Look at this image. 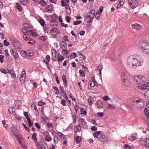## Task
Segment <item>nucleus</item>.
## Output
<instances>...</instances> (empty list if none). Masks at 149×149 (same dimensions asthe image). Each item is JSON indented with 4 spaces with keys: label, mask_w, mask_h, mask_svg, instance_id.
<instances>
[{
    "label": "nucleus",
    "mask_w": 149,
    "mask_h": 149,
    "mask_svg": "<svg viewBox=\"0 0 149 149\" xmlns=\"http://www.w3.org/2000/svg\"><path fill=\"white\" fill-rule=\"evenodd\" d=\"M107 108L108 109H112L115 108V106L113 104H108L107 106Z\"/></svg>",
    "instance_id": "nucleus-26"
},
{
    "label": "nucleus",
    "mask_w": 149,
    "mask_h": 149,
    "mask_svg": "<svg viewBox=\"0 0 149 149\" xmlns=\"http://www.w3.org/2000/svg\"><path fill=\"white\" fill-rule=\"evenodd\" d=\"M16 6L19 11H21L22 10V8L21 7L20 4L18 3H16Z\"/></svg>",
    "instance_id": "nucleus-34"
},
{
    "label": "nucleus",
    "mask_w": 149,
    "mask_h": 149,
    "mask_svg": "<svg viewBox=\"0 0 149 149\" xmlns=\"http://www.w3.org/2000/svg\"><path fill=\"white\" fill-rule=\"evenodd\" d=\"M79 73L82 77H84L85 76V73L83 70H79Z\"/></svg>",
    "instance_id": "nucleus-42"
},
{
    "label": "nucleus",
    "mask_w": 149,
    "mask_h": 149,
    "mask_svg": "<svg viewBox=\"0 0 149 149\" xmlns=\"http://www.w3.org/2000/svg\"><path fill=\"white\" fill-rule=\"evenodd\" d=\"M60 32V30L56 28H54L50 30V34L54 37L57 36Z\"/></svg>",
    "instance_id": "nucleus-6"
},
{
    "label": "nucleus",
    "mask_w": 149,
    "mask_h": 149,
    "mask_svg": "<svg viewBox=\"0 0 149 149\" xmlns=\"http://www.w3.org/2000/svg\"><path fill=\"white\" fill-rule=\"evenodd\" d=\"M35 42L33 40L31 39L29 40V42H28L29 44H30L32 45H33L35 43Z\"/></svg>",
    "instance_id": "nucleus-53"
},
{
    "label": "nucleus",
    "mask_w": 149,
    "mask_h": 149,
    "mask_svg": "<svg viewBox=\"0 0 149 149\" xmlns=\"http://www.w3.org/2000/svg\"><path fill=\"white\" fill-rule=\"evenodd\" d=\"M56 140H57V143L58 142V137L57 136L55 135L54 136V142L55 144L57 143L56 141Z\"/></svg>",
    "instance_id": "nucleus-44"
},
{
    "label": "nucleus",
    "mask_w": 149,
    "mask_h": 149,
    "mask_svg": "<svg viewBox=\"0 0 149 149\" xmlns=\"http://www.w3.org/2000/svg\"><path fill=\"white\" fill-rule=\"evenodd\" d=\"M139 46L140 49L146 52H149V44L146 41H141L139 43Z\"/></svg>",
    "instance_id": "nucleus-5"
},
{
    "label": "nucleus",
    "mask_w": 149,
    "mask_h": 149,
    "mask_svg": "<svg viewBox=\"0 0 149 149\" xmlns=\"http://www.w3.org/2000/svg\"><path fill=\"white\" fill-rule=\"evenodd\" d=\"M4 57V56L3 55H0V61L1 63H2L3 62V59Z\"/></svg>",
    "instance_id": "nucleus-56"
},
{
    "label": "nucleus",
    "mask_w": 149,
    "mask_h": 149,
    "mask_svg": "<svg viewBox=\"0 0 149 149\" xmlns=\"http://www.w3.org/2000/svg\"><path fill=\"white\" fill-rule=\"evenodd\" d=\"M66 21L68 23H69L70 21V18L68 16H66L65 17Z\"/></svg>",
    "instance_id": "nucleus-60"
},
{
    "label": "nucleus",
    "mask_w": 149,
    "mask_h": 149,
    "mask_svg": "<svg viewBox=\"0 0 149 149\" xmlns=\"http://www.w3.org/2000/svg\"><path fill=\"white\" fill-rule=\"evenodd\" d=\"M23 39L25 40H28L29 39V36L28 35L24 34L23 36Z\"/></svg>",
    "instance_id": "nucleus-30"
},
{
    "label": "nucleus",
    "mask_w": 149,
    "mask_h": 149,
    "mask_svg": "<svg viewBox=\"0 0 149 149\" xmlns=\"http://www.w3.org/2000/svg\"><path fill=\"white\" fill-rule=\"evenodd\" d=\"M95 13V10L93 9H91L86 14L85 20L87 23L86 24L87 26H89L91 25V20L94 17Z\"/></svg>",
    "instance_id": "nucleus-3"
},
{
    "label": "nucleus",
    "mask_w": 149,
    "mask_h": 149,
    "mask_svg": "<svg viewBox=\"0 0 149 149\" xmlns=\"http://www.w3.org/2000/svg\"><path fill=\"white\" fill-rule=\"evenodd\" d=\"M80 114L82 116H84L87 114V112L83 109H81L80 111Z\"/></svg>",
    "instance_id": "nucleus-17"
},
{
    "label": "nucleus",
    "mask_w": 149,
    "mask_h": 149,
    "mask_svg": "<svg viewBox=\"0 0 149 149\" xmlns=\"http://www.w3.org/2000/svg\"><path fill=\"white\" fill-rule=\"evenodd\" d=\"M129 5L132 8H134L138 6V3L136 0H129Z\"/></svg>",
    "instance_id": "nucleus-7"
},
{
    "label": "nucleus",
    "mask_w": 149,
    "mask_h": 149,
    "mask_svg": "<svg viewBox=\"0 0 149 149\" xmlns=\"http://www.w3.org/2000/svg\"><path fill=\"white\" fill-rule=\"evenodd\" d=\"M130 138L129 139L131 141H134L136 139V137L135 136H130Z\"/></svg>",
    "instance_id": "nucleus-62"
},
{
    "label": "nucleus",
    "mask_w": 149,
    "mask_h": 149,
    "mask_svg": "<svg viewBox=\"0 0 149 149\" xmlns=\"http://www.w3.org/2000/svg\"><path fill=\"white\" fill-rule=\"evenodd\" d=\"M79 54H78V56H79V57L82 58H83L84 60H85L86 58L85 56L83 55L81 53H79Z\"/></svg>",
    "instance_id": "nucleus-52"
},
{
    "label": "nucleus",
    "mask_w": 149,
    "mask_h": 149,
    "mask_svg": "<svg viewBox=\"0 0 149 149\" xmlns=\"http://www.w3.org/2000/svg\"><path fill=\"white\" fill-rule=\"evenodd\" d=\"M20 77L26 78V72L25 70H23L22 72V74Z\"/></svg>",
    "instance_id": "nucleus-49"
},
{
    "label": "nucleus",
    "mask_w": 149,
    "mask_h": 149,
    "mask_svg": "<svg viewBox=\"0 0 149 149\" xmlns=\"http://www.w3.org/2000/svg\"><path fill=\"white\" fill-rule=\"evenodd\" d=\"M124 148L125 149L129 148V149H132V147L127 144H125L124 146Z\"/></svg>",
    "instance_id": "nucleus-40"
},
{
    "label": "nucleus",
    "mask_w": 149,
    "mask_h": 149,
    "mask_svg": "<svg viewBox=\"0 0 149 149\" xmlns=\"http://www.w3.org/2000/svg\"><path fill=\"white\" fill-rule=\"evenodd\" d=\"M57 53L52 52V60L55 61H56V57L57 56Z\"/></svg>",
    "instance_id": "nucleus-27"
},
{
    "label": "nucleus",
    "mask_w": 149,
    "mask_h": 149,
    "mask_svg": "<svg viewBox=\"0 0 149 149\" xmlns=\"http://www.w3.org/2000/svg\"><path fill=\"white\" fill-rule=\"evenodd\" d=\"M38 22L42 26H44L45 24V21H44V20L42 19H39L38 20Z\"/></svg>",
    "instance_id": "nucleus-29"
},
{
    "label": "nucleus",
    "mask_w": 149,
    "mask_h": 149,
    "mask_svg": "<svg viewBox=\"0 0 149 149\" xmlns=\"http://www.w3.org/2000/svg\"><path fill=\"white\" fill-rule=\"evenodd\" d=\"M91 130L93 131H95L97 130V128L95 126H93L91 127Z\"/></svg>",
    "instance_id": "nucleus-61"
},
{
    "label": "nucleus",
    "mask_w": 149,
    "mask_h": 149,
    "mask_svg": "<svg viewBox=\"0 0 149 149\" xmlns=\"http://www.w3.org/2000/svg\"><path fill=\"white\" fill-rule=\"evenodd\" d=\"M38 3L43 6H45L46 5L45 2L43 0L39 1L38 2Z\"/></svg>",
    "instance_id": "nucleus-38"
},
{
    "label": "nucleus",
    "mask_w": 149,
    "mask_h": 149,
    "mask_svg": "<svg viewBox=\"0 0 149 149\" xmlns=\"http://www.w3.org/2000/svg\"><path fill=\"white\" fill-rule=\"evenodd\" d=\"M56 20V18L54 17V19H52L50 22V25L52 28H55L58 26V22Z\"/></svg>",
    "instance_id": "nucleus-9"
},
{
    "label": "nucleus",
    "mask_w": 149,
    "mask_h": 149,
    "mask_svg": "<svg viewBox=\"0 0 149 149\" xmlns=\"http://www.w3.org/2000/svg\"><path fill=\"white\" fill-rule=\"evenodd\" d=\"M28 33L30 35H32L33 36H36L37 35L36 33L34 31H33L32 30L28 31Z\"/></svg>",
    "instance_id": "nucleus-33"
},
{
    "label": "nucleus",
    "mask_w": 149,
    "mask_h": 149,
    "mask_svg": "<svg viewBox=\"0 0 149 149\" xmlns=\"http://www.w3.org/2000/svg\"><path fill=\"white\" fill-rule=\"evenodd\" d=\"M15 108L13 107H10L8 109V111L10 113H12L14 112Z\"/></svg>",
    "instance_id": "nucleus-24"
},
{
    "label": "nucleus",
    "mask_w": 149,
    "mask_h": 149,
    "mask_svg": "<svg viewBox=\"0 0 149 149\" xmlns=\"http://www.w3.org/2000/svg\"><path fill=\"white\" fill-rule=\"evenodd\" d=\"M27 54L30 56H32L33 55V50L31 49H29L28 51Z\"/></svg>",
    "instance_id": "nucleus-28"
},
{
    "label": "nucleus",
    "mask_w": 149,
    "mask_h": 149,
    "mask_svg": "<svg viewBox=\"0 0 149 149\" xmlns=\"http://www.w3.org/2000/svg\"><path fill=\"white\" fill-rule=\"evenodd\" d=\"M39 39L42 41H45L47 38L46 36H41L39 37Z\"/></svg>",
    "instance_id": "nucleus-50"
},
{
    "label": "nucleus",
    "mask_w": 149,
    "mask_h": 149,
    "mask_svg": "<svg viewBox=\"0 0 149 149\" xmlns=\"http://www.w3.org/2000/svg\"><path fill=\"white\" fill-rule=\"evenodd\" d=\"M53 7L51 5H48L45 8V11L47 13H51L53 11Z\"/></svg>",
    "instance_id": "nucleus-10"
},
{
    "label": "nucleus",
    "mask_w": 149,
    "mask_h": 149,
    "mask_svg": "<svg viewBox=\"0 0 149 149\" xmlns=\"http://www.w3.org/2000/svg\"><path fill=\"white\" fill-rule=\"evenodd\" d=\"M102 66L100 65L97 68V70H98L99 71V73L100 74V75H101V70L102 68Z\"/></svg>",
    "instance_id": "nucleus-41"
},
{
    "label": "nucleus",
    "mask_w": 149,
    "mask_h": 149,
    "mask_svg": "<svg viewBox=\"0 0 149 149\" xmlns=\"http://www.w3.org/2000/svg\"><path fill=\"white\" fill-rule=\"evenodd\" d=\"M37 134L36 133L34 132L32 136V139L34 140L35 143H37V139L36 138Z\"/></svg>",
    "instance_id": "nucleus-22"
},
{
    "label": "nucleus",
    "mask_w": 149,
    "mask_h": 149,
    "mask_svg": "<svg viewBox=\"0 0 149 149\" xmlns=\"http://www.w3.org/2000/svg\"><path fill=\"white\" fill-rule=\"evenodd\" d=\"M95 105L97 107L98 109H101L103 107L102 102L100 100L97 101L96 102Z\"/></svg>",
    "instance_id": "nucleus-13"
},
{
    "label": "nucleus",
    "mask_w": 149,
    "mask_h": 149,
    "mask_svg": "<svg viewBox=\"0 0 149 149\" xmlns=\"http://www.w3.org/2000/svg\"><path fill=\"white\" fill-rule=\"evenodd\" d=\"M58 135L61 137V139H65V135L61 132H59V134H58Z\"/></svg>",
    "instance_id": "nucleus-39"
},
{
    "label": "nucleus",
    "mask_w": 149,
    "mask_h": 149,
    "mask_svg": "<svg viewBox=\"0 0 149 149\" xmlns=\"http://www.w3.org/2000/svg\"><path fill=\"white\" fill-rule=\"evenodd\" d=\"M14 45L15 47L19 48L20 47V44L18 42H15L14 43Z\"/></svg>",
    "instance_id": "nucleus-37"
},
{
    "label": "nucleus",
    "mask_w": 149,
    "mask_h": 149,
    "mask_svg": "<svg viewBox=\"0 0 149 149\" xmlns=\"http://www.w3.org/2000/svg\"><path fill=\"white\" fill-rule=\"evenodd\" d=\"M64 57L62 56H58V58L57 59L58 61H61L64 59Z\"/></svg>",
    "instance_id": "nucleus-47"
},
{
    "label": "nucleus",
    "mask_w": 149,
    "mask_h": 149,
    "mask_svg": "<svg viewBox=\"0 0 149 149\" xmlns=\"http://www.w3.org/2000/svg\"><path fill=\"white\" fill-rule=\"evenodd\" d=\"M44 30L45 32H46L47 33H50V27L49 26L45 25L44 28Z\"/></svg>",
    "instance_id": "nucleus-19"
},
{
    "label": "nucleus",
    "mask_w": 149,
    "mask_h": 149,
    "mask_svg": "<svg viewBox=\"0 0 149 149\" xmlns=\"http://www.w3.org/2000/svg\"><path fill=\"white\" fill-rule=\"evenodd\" d=\"M143 102L140 100L134 101L133 102V105L135 107L140 108L143 106Z\"/></svg>",
    "instance_id": "nucleus-8"
},
{
    "label": "nucleus",
    "mask_w": 149,
    "mask_h": 149,
    "mask_svg": "<svg viewBox=\"0 0 149 149\" xmlns=\"http://www.w3.org/2000/svg\"><path fill=\"white\" fill-rule=\"evenodd\" d=\"M10 131L13 134H15V133L17 131V127L13 125H12V127L10 128Z\"/></svg>",
    "instance_id": "nucleus-15"
},
{
    "label": "nucleus",
    "mask_w": 149,
    "mask_h": 149,
    "mask_svg": "<svg viewBox=\"0 0 149 149\" xmlns=\"http://www.w3.org/2000/svg\"><path fill=\"white\" fill-rule=\"evenodd\" d=\"M125 75L124 74V73L123 72H122L121 73V79L123 80L125 79Z\"/></svg>",
    "instance_id": "nucleus-48"
},
{
    "label": "nucleus",
    "mask_w": 149,
    "mask_h": 149,
    "mask_svg": "<svg viewBox=\"0 0 149 149\" xmlns=\"http://www.w3.org/2000/svg\"><path fill=\"white\" fill-rule=\"evenodd\" d=\"M75 135H74V141L77 144L79 143L82 141V138L81 136H75Z\"/></svg>",
    "instance_id": "nucleus-11"
},
{
    "label": "nucleus",
    "mask_w": 149,
    "mask_h": 149,
    "mask_svg": "<svg viewBox=\"0 0 149 149\" xmlns=\"http://www.w3.org/2000/svg\"><path fill=\"white\" fill-rule=\"evenodd\" d=\"M134 80L137 83L136 87L139 89L148 90L149 89V82L145 77L141 75L135 76Z\"/></svg>",
    "instance_id": "nucleus-2"
},
{
    "label": "nucleus",
    "mask_w": 149,
    "mask_h": 149,
    "mask_svg": "<svg viewBox=\"0 0 149 149\" xmlns=\"http://www.w3.org/2000/svg\"><path fill=\"white\" fill-rule=\"evenodd\" d=\"M103 99L105 101L109 100H110V98L107 96H105L103 97Z\"/></svg>",
    "instance_id": "nucleus-54"
},
{
    "label": "nucleus",
    "mask_w": 149,
    "mask_h": 149,
    "mask_svg": "<svg viewBox=\"0 0 149 149\" xmlns=\"http://www.w3.org/2000/svg\"><path fill=\"white\" fill-rule=\"evenodd\" d=\"M35 126L37 127L38 129H40L41 128L40 126L38 123H35Z\"/></svg>",
    "instance_id": "nucleus-55"
},
{
    "label": "nucleus",
    "mask_w": 149,
    "mask_h": 149,
    "mask_svg": "<svg viewBox=\"0 0 149 149\" xmlns=\"http://www.w3.org/2000/svg\"><path fill=\"white\" fill-rule=\"evenodd\" d=\"M123 83L125 85L128 86L129 85V82L128 80L125 79L123 80Z\"/></svg>",
    "instance_id": "nucleus-36"
},
{
    "label": "nucleus",
    "mask_w": 149,
    "mask_h": 149,
    "mask_svg": "<svg viewBox=\"0 0 149 149\" xmlns=\"http://www.w3.org/2000/svg\"><path fill=\"white\" fill-rule=\"evenodd\" d=\"M24 116L27 119V121H31V120L28 115V112H25L24 113Z\"/></svg>",
    "instance_id": "nucleus-31"
},
{
    "label": "nucleus",
    "mask_w": 149,
    "mask_h": 149,
    "mask_svg": "<svg viewBox=\"0 0 149 149\" xmlns=\"http://www.w3.org/2000/svg\"><path fill=\"white\" fill-rule=\"evenodd\" d=\"M25 79V78L20 77V80L21 82L22 83H24V82Z\"/></svg>",
    "instance_id": "nucleus-58"
},
{
    "label": "nucleus",
    "mask_w": 149,
    "mask_h": 149,
    "mask_svg": "<svg viewBox=\"0 0 149 149\" xmlns=\"http://www.w3.org/2000/svg\"><path fill=\"white\" fill-rule=\"evenodd\" d=\"M67 46V44L64 41H62L61 43L60 47L61 49H65Z\"/></svg>",
    "instance_id": "nucleus-21"
},
{
    "label": "nucleus",
    "mask_w": 149,
    "mask_h": 149,
    "mask_svg": "<svg viewBox=\"0 0 149 149\" xmlns=\"http://www.w3.org/2000/svg\"><path fill=\"white\" fill-rule=\"evenodd\" d=\"M65 102H66L65 100L64 99H63L61 100V103L62 104V105L63 106H65L66 105Z\"/></svg>",
    "instance_id": "nucleus-59"
},
{
    "label": "nucleus",
    "mask_w": 149,
    "mask_h": 149,
    "mask_svg": "<svg viewBox=\"0 0 149 149\" xmlns=\"http://www.w3.org/2000/svg\"><path fill=\"white\" fill-rule=\"evenodd\" d=\"M42 120L43 121H45L47 120V117L45 115H43L41 117Z\"/></svg>",
    "instance_id": "nucleus-57"
},
{
    "label": "nucleus",
    "mask_w": 149,
    "mask_h": 149,
    "mask_svg": "<svg viewBox=\"0 0 149 149\" xmlns=\"http://www.w3.org/2000/svg\"><path fill=\"white\" fill-rule=\"evenodd\" d=\"M66 11L68 15H70L71 14V10L70 7L68 4H66Z\"/></svg>",
    "instance_id": "nucleus-18"
},
{
    "label": "nucleus",
    "mask_w": 149,
    "mask_h": 149,
    "mask_svg": "<svg viewBox=\"0 0 149 149\" xmlns=\"http://www.w3.org/2000/svg\"><path fill=\"white\" fill-rule=\"evenodd\" d=\"M31 109L32 110L35 111V113L36 114H38V111L37 109V107H36V106L34 104H33L31 106Z\"/></svg>",
    "instance_id": "nucleus-16"
},
{
    "label": "nucleus",
    "mask_w": 149,
    "mask_h": 149,
    "mask_svg": "<svg viewBox=\"0 0 149 149\" xmlns=\"http://www.w3.org/2000/svg\"><path fill=\"white\" fill-rule=\"evenodd\" d=\"M101 131H98L93 133V135L95 138H97L101 142L106 143L108 141L107 137L104 135L100 134Z\"/></svg>",
    "instance_id": "nucleus-4"
},
{
    "label": "nucleus",
    "mask_w": 149,
    "mask_h": 149,
    "mask_svg": "<svg viewBox=\"0 0 149 149\" xmlns=\"http://www.w3.org/2000/svg\"><path fill=\"white\" fill-rule=\"evenodd\" d=\"M42 133L43 135L45 136L46 137L48 136L49 135V132L47 131H45L42 132Z\"/></svg>",
    "instance_id": "nucleus-51"
},
{
    "label": "nucleus",
    "mask_w": 149,
    "mask_h": 149,
    "mask_svg": "<svg viewBox=\"0 0 149 149\" xmlns=\"http://www.w3.org/2000/svg\"><path fill=\"white\" fill-rule=\"evenodd\" d=\"M46 125L48 128H49L52 127L53 128V125L51 122H48L46 123Z\"/></svg>",
    "instance_id": "nucleus-32"
},
{
    "label": "nucleus",
    "mask_w": 149,
    "mask_h": 149,
    "mask_svg": "<svg viewBox=\"0 0 149 149\" xmlns=\"http://www.w3.org/2000/svg\"><path fill=\"white\" fill-rule=\"evenodd\" d=\"M143 63L142 57L139 55L130 56L127 60V65L130 68L134 69L141 66Z\"/></svg>",
    "instance_id": "nucleus-1"
},
{
    "label": "nucleus",
    "mask_w": 149,
    "mask_h": 149,
    "mask_svg": "<svg viewBox=\"0 0 149 149\" xmlns=\"http://www.w3.org/2000/svg\"><path fill=\"white\" fill-rule=\"evenodd\" d=\"M21 54L24 57L26 56V52L24 51H22L21 52Z\"/></svg>",
    "instance_id": "nucleus-43"
},
{
    "label": "nucleus",
    "mask_w": 149,
    "mask_h": 149,
    "mask_svg": "<svg viewBox=\"0 0 149 149\" xmlns=\"http://www.w3.org/2000/svg\"><path fill=\"white\" fill-rule=\"evenodd\" d=\"M90 85L91 87H93L94 86H97V84L95 81V79H94V77H92L91 80H90Z\"/></svg>",
    "instance_id": "nucleus-12"
},
{
    "label": "nucleus",
    "mask_w": 149,
    "mask_h": 149,
    "mask_svg": "<svg viewBox=\"0 0 149 149\" xmlns=\"http://www.w3.org/2000/svg\"><path fill=\"white\" fill-rule=\"evenodd\" d=\"M131 26L133 29H134L136 30H139L142 28L141 26L138 24H132Z\"/></svg>",
    "instance_id": "nucleus-14"
},
{
    "label": "nucleus",
    "mask_w": 149,
    "mask_h": 149,
    "mask_svg": "<svg viewBox=\"0 0 149 149\" xmlns=\"http://www.w3.org/2000/svg\"><path fill=\"white\" fill-rule=\"evenodd\" d=\"M81 130V127L79 125H78V126L76 125L74 127V131L75 133H77L78 131H80Z\"/></svg>",
    "instance_id": "nucleus-23"
},
{
    "label": "nucleus",
    "mask_w": 149,
    "mask_h": 149,
    "mask_svg": "<svg viewBox=\"0 0 149 149\" xmlns=\"http://www.w3.org/2000/svg\"><path fill=\"white\" fill-rule=\"evenodd\" d=\"M0 71L2 73L5 74L8 73V72H9L7 68H5L4 69H0Z\"/></svg>",
    "instance_id": "nucleus-25"
},
{
    "label": "nucleus",
    "mask_w": 149,
    "mask_h": 149,
    "mask_svg": "<svg viewBox=\"0 0 149 149\" xmlns=\"http://www.w3.org/2000/svg\"><path fill=\"white\" fill-rule=\"evenodd\" d=\"M71 56H73V57L74 58L76 57L77 56V55L76 53L75 52L72 53L71 54L70 57Z\"/></svg>",
    "instance_id": "nucleus-64"
},
{
    "label": "nucleus",
    "mask_w": 149,
    "mask_h": 149,
    "mask_svg": "<svg viewBox=\"0 0 149 149\" xmlns=\"http://www.w3.org/2000/svg\"><path fill=\"white\" fill-rule=\"evenodd\" d=\"M144 111L145 114L146 116L148 118H149V111L147 108L145 109Z\"/></svg>",
    "instance_id": "nucleus-35"
},
{
    "label": "nucleus",
    "mask_w": 149,
    "mask_h": 149,
    "mask_svg": "<svg viewBox=\"0 0 149 149\" xmlns=\"http://www.w3.org/2000/svg\"><path fill=\"white\" fill-rule=\"evenodd\" d=\"M46 104V103L43 102L42 100H40L38 102V105L39 106H42L43 104Z\"/></svg>",
    "instance_id": "nucleus-46"
},
{
    "label": "nucleus",
    "mask_w": 149,
    "mask_h": 149,
    "mask_svg": "<svg viewBox=\"0 0 149 149\" xmlns=\"http://www.w3.org/2000/svg\"><path fill=\"white\" fill-rule=\"evenodd\" d=\"M40 142H41V144L40 143H38L36 145L37 146V147L38 148V149H43V147L45 149V147L43 146V142H41L40 140Z\"/></svg>",
    "instance_id": "nucleus-20"
},
{
    "label": "nucleus",
    "mask_w": 149,
    "mask_h": 149,
    "mask_svg": "<svg viewBox=\"0 0 149 149\" xmlns=\"http://www.w3.org/2000/svg\"><path fill=\"white\" fill-rule=\"evenodd\" d=\"M21 3L22 4L25 5L28 2L27 0H19Z\"/></svg>",
    "instance_id": "nucleus-45"
},
{
    "label": "nucleus",
    "mask_w": 149,
    "mask_h": 149,
    "mask_svg": "<svg viewBox=\"0 0 149 149\" xmlns=\"http://www.w3.org/2000/svg\"><path fill=\"white\" fill-rule=\"evenodd\" d=\"M81 22L80 21H76L74 22V24L76 25L81 23Z\"/></svg>",
    "instance_id": "nucleus-63"
}]
</instances>
